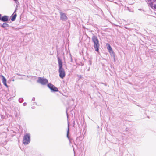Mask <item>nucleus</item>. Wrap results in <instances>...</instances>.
Segmentation results:
<instances>
[{
    "label": "nucleus",
    "mask_w": 156,
    "mask_h": 156,
    "mask_svg": "<svg viewBox=\"0 0 156 156\" xmlns=\"http://www.w3.org/2000/svg\"><path fill=\"white\" fill-rule=\"evenodd\" d=\"M58 61V72L59 73V77L62 79H63L65 76L66 73L64 69L62 67V59L57 56Z\"/></svg>",
    "instance_id": "f257e3e1"
},
{
    "label": "nucleus",
    "mask_w": 156,
    "mask_h": 156,
    "mask_svg": "<svg viewBox=\"0 0 156 156\" xmlns=\"http://www.w3.org/2000/svg\"><path fill=\"white\" fill-rule=\"evenodd\" d=\"M92 39L93 42L94 43V47L95 51L98 52L99 51V48L100 46L98 38L97 36L94 35L92 36Z\"/></svg>",
    "instance_id": "f03ea898"
},
{
    "label": "nucleus",
    "mask_w": 156,
    "mask_h": 156,
    "mask_svg": "<svg viewBox=\"0 0 156 156\" xmlns=\"http://www.w3.org/2000/svg\"><path fill=\"white\" fill-rule=\"evenodd\" d=\"M30 136L29 133H26L23 137V143L25 145H27L30 142Z\"/></svg>",
    "instance_id": "7ed1b4c3"
},
{
    "label": "nucleus",
    "mask_w": 156,
    "mask_h": 156,
    "mask_svg": "<svg viewBox=\"0 0 156 156\" xmlns=\"http://www.w3.org/2000/svg\"><path fill=\"white\" fill-rule=\"evenodd\" d=\"M37 82L42 85H44L48 83V80L46 79L43 77H39Z\"/></svg>",
    "instance_id": "20e7f679"
},
{
    "label": "nucleus",
    "mask_w": 156,
    "mask_h": 156,
    "mask_svg": "<svg viewBox=\"0 0 156 156\" xmlns=\"http://www.w3.org/2000/svg\"><path fill=\"white\" fill-rule=\"evenodd\" d=\"M60 15V19L63 21H66L68 20V17L65 13L62 12L61 11H59Z\"/></svg>",
    "instance_id": "39448f33"
},
{
    "label": "nucleus",
    "mask_w": 156,
    "mask_h": 156,
    "mask_svg": "<svg viewBox=\"0 0 156 156\" xmlns=\"http://www.w3.org/2000/svg\"><path fill=\"white\" fill-rule=\"evenodd\" d=\"M47 86L48 87L51 89L52 91L58 92V89L51 83H49L48 84Z\"/></svg>",
    "instance_id": "423d86ee"
},
{
    "label": "nucleus",
    "mask_w": 156,
    "mask_h": 156,
    "mask_svg": "<svg viewBox=\"0 0 156 156\" xmlns=\"http://www.w3.org/2000/svg\"><path fill=\"white\" fill-rule=\"evenodd\" d=\"M1 76L2 78V82L3 84L7 87H8V86L6 83V78L2 75H1Z\"/></svg>",
    "instance_id": "0eeeda50"
},
{
    "label": "nucleus",
    "mask_w": 156,
    "mask_h": 156,
    "mask_svg": "<svg viewBox=\"0 0 156 156\" xmlns=\"http://www.w3.org/2000/svg\"><path fill=\"white\" fill-rule=\"evenodd\" d=\"M8 20L9 17L8 16H4L2 17L1 20L4 22H6L8 21Z\"/></svg>",
    "instance_id": "6e6552de"
},
{
    "label": "nucleus",
    "mask_w": 156,
    "mask_h": 156,
    "mask_svg": "<svg viewBox=\"0 0 156 156\" xmlns=\"http://www.w3.org/2000/svg\"><path fill=\"white\" fill-rule=\"evenodd\" d=\"M17 14L15 13V14H12L11 16V20L12 21H13L15 20L16 17L17 16Z\"/></svg>",
    "instance_id": "1a4fd4ad"
},
{
    "label": "nucleus",
    "mask_w": 156,
    "mask_h": 156,
    "mask_svg": "<svg viewBox=\"0 0 156 156\" xmlns=\"http://www.w3.org/2000/svg\"><path fill=\"white\" fill-rule=\"evenodd\" d=\"M107 48H108V50L109 52L110 53H111V52H112V49L110 45L108 44H107Z\"/></svg>",
    "instance_id": "9d476101"
},
{
    "label": "nucleus",
    "mask_w": 156,
    "mask_h": 156,
    "mask_svg": "<svg viewBox=\"0 0 156 156\" xmlns=\"http://www.w3.org/2000/svg\"><path fill=\"white\" fill-rule=\"evenodd\" d=\"M9 26V25L8 24L5 23H4L3 24L1 25V27L3 28H7Z\"/></svg>",
    "instance_id": "9b49d317"
},
{
    "label": "nucleus",
    "mask_w": 156,
    "mask_h": 156,
    "mask_svg": "<svg viewBox=\"0 0 156 156\" xmlns=\"http://www.w3.org/2000/svg\"><path fill=\"white\" fill-rule=\"evenodd\" d=\"M110 54H111V55L113 57L114 59L115 60V54L114 53V52L113 51H112L111 53H110Z\"/></svg>",
    "instance_id": "f8f14e48"
},
{
    "label": "nucleus",
    "mask_w": 156,
    "mask_h": 156,
    "mask_svg": "<svg viewBox=\"0 0 156 156\" xmlns=\"http://www.w3.org/2000/svg\"><path fill=\"white\" fill-rule=\"evenodd\" d=\"M69 127H68V130L67 131V137L68 138V139L69 140Z\"/></svg>",
    "instance_id": "ddd939ff"
},
{
    "label": "nucleus",
    "mask_w": 156,
    "mask_h": 156,
    "mask_svg": "<svg viewBox=\"0 0 156 156\" xmlns=\"http://www.w3.org/2000/svg\"><path fill=\"white\" fill-rule=\"evenodd\" d=\"M19 101L20 103H22L23 101V99L22 98H20L19 99Z\"/></svg>",
    "instance_id": "4468645a"
},
{
    "label": "nucleus",
    "mask_w": 156,
    "mask_h": 156,
    "mask_svg": "<svg viewBox=\"0 0 156 156\" xmlns=\"http://www.w3.org/2000/svg\"><path fill=\"white\" fill-rule=\"evenodd\" d=\"M26 105H27V103L26 102H24V103H23V105L24 106Z\"/></svg>",
    "instance_id": "2eb2a0df"
},
{
    "label": "nucleus",
    "mask_w": 156,
    "mask_h": 156,
    "mask_svg": "<svg viewBox=\"0 0 156 156\" xmlns=\"http://www.w3.org/2000/svg\"><path fill=\"white\" fill-rule=\"evenodd\" d=\"M153 7L154 9H156V5H155V4L154 5Z\"/></svg>",
    "instance_id": "dca6fc26"
},
{
    "label": "nucleus",
    "mask_w": 156,
    "mask_h": 156,
    "mask_svg": "<svg viewBox=\"0 0 156 156\" xmlns=\"http://www.w3.org/2000/svg\"><path fill=\"white\" fill-rule=\"evenodd\" d=\"M35 98L34 97H33L32 100V101H34L35 100Z\"/></svg>",
    "instance_id": "f3484780"
},
{
    "label": "nucleus",
    "mask_w": 156,
    "mask_h": 156,
    "mask_svg": "<svg viewBox=\"0 0 156 156\" xmlns=\"http://www.w3.org/2000/svg\"><path fill=\"white\" fill-rule=\"evenodd\" d=\"M16 9L15 10V11H14V13H13V14H15V13H16Z\"/></svg>",
    "instance_id": "a211bd4d"
},
{
    "label": "nucleus",
    "mask_w": 156,
    "mask_h": 156,
    "mask_svg": "<svg viewBox=\"0 0 156 156\" xmlns=\"http://www.w3.org/2000/svg\"><path fill=\"white\" fill-rule=\"evenodd\" d=\"M2 15L1 14H0V20H1V19L2 18Z\"/></svg>",
    "instance_id": "6ab92c4d"
},
{
    "label": "nucleus",
    "mask_w": 156,
    "mask_h": 156,
    "mask_svg": "<svg viewBox=\"0 0 156 156\" xmlns=\"http://www.w3.org/2000/svg\"><path fill=\"white\" fill-rule=\"evenodd\" d=\"M72 61H73L72 58L71 56V62H72Z\"/></svg>",
    "instance_id": "aec40b11"
},
{
    "label": "nucleus",
    "mask_w": 156,
    "mask_h": 156,
    "mask_svg": "<svg viewBox=\"0 0 156 156\" xmlns=\"http://www.w3.org/2000/svg\"><path fill=\"white\" fill-rule=\"evenodd\" d=\"M66 114H67V117H68V113H67V111H66Z\"/></svg>",
    "instance_id": "412c9836"
},
{
    "label": "nucleus",
    "mask_w": 156,
    "mask_h": 156,
    "mask_svg": "<svg viewBox=\"0 0 156 156\" xmlns=\"http://www.w3.org/2000/svg\"><path fill=\"white\" fill-rule=\"evenodd\" d=\"M12 81H15V80H14V79H12Z\"/></svg>",
    "instance_id": "4be33fe9"
},
{
    "label": "nucleus",
    "mask_w": 156,
    "mask_h": 156,
    "mask_svg": "<svg viewBox=\"0 0 156 156\" xmlns=\"http://www.w3.org/2000/svg\"><path fill=\"white\" fill-rule=\"evenodd\" d=\"M153 5V4L152 3H151V4L150 5Z\"/></svg>",
    "instance_id": "5701e85b"
},
{
    "label": "nucleus",
    "mask_w": 156,
    "mask_h": 156,
    "mask_svg": "<svg viewBox=\"0 0 156 156\" xmlns=\"http://www.w3.org/2000/svg\"><path fill=\"white\" fill-rule=\"evenodd\" d=\"M80 76H80L79 75L78 76L79 77H80Z\"/></svg>",
    "instance_id": "b1692460"
},
{
    "label": "nucleus",
    "mask_w": 156,
    "mask_h": 156,
    "mask_svg": "<svg viewBox=\"0 0 156 156\" xmlns=\"http://www.w3.org/2000/svg\"><path fill=\"white\" fill-rule=\"evenodd\" d=\"M32 109H34V107H32Z\"/></svg>",
    "instance_id": "393cba45"
},
{
    "label": "nucleus",
    "mask_w": 156,
    "mask_h": 156,
    "mask_svg": "<svg viewBox=\"0 0 156 156\" xmlns=\"http://www.w3.org/2000/svg\"><path fill=\"white\" fill-rule=\"evenodd\" d=\"M17 75H20L19 74H17Z\"/></svg>",
    "instance_id": "a878e982"
}]
</instances>
